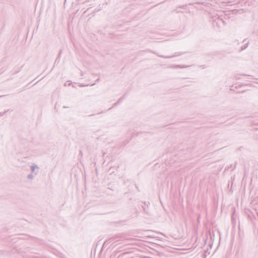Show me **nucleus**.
<instances>
[{"label": "nucleus", "mask_w": 258, "mask_h": 258, "mask_svg": "<svg viewBox=\"0 0 258 258\" xmlns=\"http://www.w3.org/2000/svg\"><path fill=\"white\" fill-rule=\"evenodd\" d=\"M61 52H62V50H60L59 51V54H58V56H60V54H61Z\"/></svg>", "instance_id": "1a4fd4ad"}, {"label": "nucleus", "mask_w": 258, "mask_h": 258, "mask_svg": "<svg viewBox=\"0 0 258 258\" xmlns=\"http://www.w3.org/2000/svg\"><path fill=\"white\" fill-rule=\"evenodd\" d=\"M119 238L118 236H113L111 238H109V239H107L104 243L103 245H105L106 244H108L111 242H112L114 240H117V239Z\"/></svg>", "instance_id": "f03ea898"}, {"label": "nucleus", "mask_w": 258, "mask_h": 258, "mask_svg": "<svg viewBox=\"0 0 258 258\" xmlns=\"http://www.w3.org/2000/svg\"><path fill=\"white\" fill-rule=\"evenodd\" d=\"M30 167L32 172L35 175H36L38 173L39 170V167L37 165L33 164L31 165Z\"/></svg>", "instance_id": "f257e3e1"}, {"label": "nucleus", "mask_w": 258, "mask_h": 258, "mask_svg": "<svg viewBox=\"0 0 258 258\" xmlns=\"http://www.w3.org/2000/svg\"><path fill=\"white\" fill-rule=\"evenodd\" d=\"M34 175L33 173H30L27 175V178L29 179H33Z\"/></svg>", "instance_id": "20e7f679"}, {"label": "nucleus", "mask_w": 258, "mask_h": 258, "mask_svg": "<svg viewBox=\"0 0 258 258\" xmlns=\"http://www.w3.org/2000/svg\"><path fill=\"white\" fill-rule=\"evenodd\" d=\"M121 99H122L121 98H120V99L118 100L117 102H121Z\"/></svg>", "instance_id": "9d476101"}, {"label": "nucleus", "mask_w": 258, "mask_h": 258, "mask_svg": "<svg viewBox=\"0 0 258 258\" xmlns=\"http://www.w3.org/2000/svg\"><path fill=\"white\" fill-rule=\"evenodd\" d=\"M63 108H68V107L63 106Z\"/></svg>", "instance_id": "2eb2a0df"}, {"label": "nucleus", "mask_w": 258, "mask_h": 258, "mask_svg": "<svg viewBox=\"0 0 258 258\" xmlns=\"http://www.w3.org/2000/svg\"><path fill=\"white\" fill-rule=\"evenodd\" d=\"M182 54H183V53H181V52H176L175 53V54L172 56H160L162 57L168 58H171V57H173L176 56H179Z\"/></svg>", "instance_id": "7ed1b4c3"}, {"label": "nucleus", "mask_w": 258, "mask_h": 258, "mask_svg": "<svg viewBox=\"0 0 258 258\" xmlns=\"http://www.w3.org/2000/svg\"><path fill=\"white\" fill-rule=\"evenodd\" d=\"M3 96H0V98L2 97Z\"/></svg>", "instance_id": "dca6fc26"}, {"label": "nucleus", "mask_w": 258, "mask_h": 258, "mask_svg": "<svg viewBox=\"0 0 258 258\" xmlns=\"http://www.w3.org/2000/svg\"><path fill=\"white\" fill-rule=\"evenodd\" d=\"M176 67L178 68V67H179V66H176Z\"/></svg>", "instance_id": "4468645a"}, {"label": "nucleus", "mask_w": 258, "mask_h": 258, "mask_svg": "<svg viewBox=\"0 0 258 258\" xmlns=\"http://www.w3.org/2000/svg\"><path fill=\"white\" fill-rule=\"evenodd\" d=\"M19 72V71H17V72H16L13 73H12V75H14L16 74V73H18Z\"/></svg>", "instance_id": "6e6552de"}, {"label": "nucleus", "mask_w": 258, "mask_h": 258, "mask_svg": "<svg viewBox=\"0 0 258 258\" xmlns=\"http://www.w3.org/2000/svg\"><path fill=\"white\" fill-rule=\"evenodd\" d=\"M248 45V42H247L243 46H241V50H242L246 49Z\"/></svg>", "instance_id": "39448f33"}, {"label": "nucleus", "mask_w": 258, "mask_h": 258, "mask_svg": "<svg viewBox=\"0 0 258 258\" xmlns=\"http://www.w3.org/2000/svg\"><path fill=\"white\" fill-rule=\"evenodd\" d=\"M245 41H246V39H244V40L243 41V42H244Z\"/></svg>", "instance_id": "f8f14e48"}, {"label": "nucleus", "mask_w": 258, "mask_h": 258, "mask_svg": "<svg viewBox=\"0 0 258 258\" xmlns=\"http://www.w3.org/2000/svg\"><path fill=\"white\" fill-rule=\"evenodd\" d=\"M186 7V6L183 5L182 6H180L179 8L184 9Z\"/></svg>", "instance_id": "0eeeda50"}, {"label": "nucleus", "mask_w": 258, "mask_h": 258, "mask_svg": "<svg viewBox=\"0 0 258 258\" xmlns=\"http://www.w3.org/2000/svg\"><path fill=\"white\" fill-rule=\"evenodd\" d=\"M5 112H6V111H5L4 112H0V117L2 116L5 114Z\"/></svg>", "instance_id": "423d86ee"}, {"label": "nucleus", "mask_w": 258, "mask_h": 258, "mask_svg": "<svg viewBox=\"0 0 258 258\" xmlns=\"http://www.w3.org/2000/svg\"><path fill=\"white\" fill-rule=\"evenodd\" d=\"M144 211L145 212H147L146 211V209H145V208H144Z\"/></svg>", "instance_id": "9b49d317"}, {"label": "nucleus", "mask_w": 258, "mask_h": 258, "mask_svg": "<svg viewBox=\"0 0 258 258\" xmlns=\"http://www.w3.org/2000/svg\"><path fill=\"white\" fill-rule=\"evenodd\" d=\"M99 81V79H98L97 80L96 82Z\"/></svg>", "instance_id": "ddd939ff"}]
</instances>
